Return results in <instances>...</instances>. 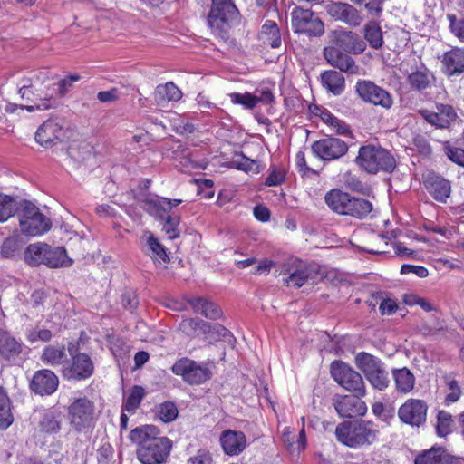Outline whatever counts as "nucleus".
Segmentation results:
<instances>
[{
    "label": "nucleus",
    "instance_id": "obj_1",
    "mask_svg": "<svg viewBox=\"0 0 464 464\" xmlns=\"http://www.w3.org/2000/svg\"><path fill=\"white\" fill-rule=\"evenodd\" d=\"M160 432L154 425H143L130 431L129 439L138 446L136 455L142 464H162L169 459L172 441L160 436Z\"/></svg>",
    "mask_w": 464,
    "mask_h": 464
},
{
    "label": "nucleus",
    "instance_id": "obj_2",
    "mask_svg": "<svg viewBox=\"0 0 464 464\" xmlns=\"http://www.w3.org/2000/svg\"><path fill=\"white\" fill-rule=\"evenodd\" d=\"M379 435V426L372 420H345L335 428L337 440L353 449L372 445L378 440Z\"/></svg>",
    "mask_w": 464,
    "mask_h": 464
},
{
    "label": "nucleus",
    "instance_id": "obj_3",
    "mask_svg": "<svg viewBox=\"0 0 464 464\" xmlns=\"http://www.w3.org/2000/svg\"><path fill=\"white\" fill-rule=\"evenodd\" d=\"M239 12L231 0H212L207 17L211 33L224 43L233 44L231 27L238 22Z\"/></svg>",
    "mask_w": 464,
    "mask_h": 464
},
{
    "label": "nucleus",
    "instance_id": "obj_4",
    "mask_svg": "<svg viewBox=\"0 0 464 464\" xmlns=\"http://www.w3.org/2000/svg\"><path fill=\"white\" fill-rule=\"evenodd\" d=\"M96 408L87 396L72 398L67 407V420L74 433L90 434L96 424Z\"/></svg>",
    "mask_w": 464,
    "mask_h": 464
},
{
    "label": "nucleus",
    "instance_id": "obj_5",
    "mask_svg": "<svg viewBox=\"0 0 464 464\" xmlns=\"http://www.w3.org/2000/svg\"><path fill=\"white\" fill-rule=\"evenodd\" d=\"M356 163L367 173L382 171L391 173L396 168V160L387 150L374 145H365L359 149Z\"/></svg>",
    "mask_w": 464,
    "mask_h": 464
},
{
    "label": "nucleus",
    "instance_id": "obj_6",
    "mask_svg": "<svg viewBox=\"0 0 464 464\" xmlns=\"http://www.w3.org/2000/svg\"><path fill=\"white\" fill-rule=\"evenodd\" d=\"M354 362L374 389L383 391L389 386V373L378 357L366 352H360L356 354Z\"/></svg>",
    "mask_w": 464,
    "mask_h": 464
},
{
    "label": "nucleus",
    "instance_id": "obj_7",
    "mask_svg": "<svg viewBox=\"0 0 464 464\" xmlns=\"http://www.w3.org/2000/svg\"><path fill=\"white\" fill-rule=\"evenodd\" d=\"M68 352L71 361H67L62 368V375L71 381L89 379L94 372V363L89 354L78 353L74 344L70 343Z\"/></svg>",
    "mask_w": 464,
    "mask_h": 464
},
{
    "label": "nucleus",
    "instance_id": "obj_8",
    "mask_svg": "<svg viewBox=\"0 0 464 464\" xmlns=\"http://www.w3.org/2000/svg\"><path fill=\"white\" fill-rule=\"evenodd\" d=\"M22 213L19 225L23 234L27 236H39L50 230L52 225L39 208L27 200L21 201Z\"/></svg>",
    "mask_w": 464,
    "mask_h": 464
},
{
    "label": "nucleus",
    "instance_id": "obj_9",
    "mask_svg": "<svg viewBox=\"0 0 464 464\" xmlns=\"http://www.w3.org/2000/svg\"><path fill=\"white\" fill-rule=\"evenodd\" d=\"M331 375L339 385L356 397L366 395V387L362 375L347 363L334 362L331 364Z\"/></svg>",
    "mask_w": 464,
    "mask_h": 464
},
{
    "label": "nucleus",
    "instance_id": "obj_10",
    "mask_svg": "<svg viewBox=\"0 0 464 464\" xmlns=\"http://www.w3.org/2000/svg\"><path fill=\"white\" fill-rule=\"evenodd\" d=\"M171 371L189 385L202 384L212 376V372L207 365L187 357L179 359L172 365Z\"/></svg>",
    "mask_w": 464,
    "mask_h": 464
},
{
    "label": "nucleus",
    "instance_id": "obj_11",
    "mask_svg": "<svg viewBox=\"0 0 464 464\" xmlns=\"http://www.w3.org/2000/svg\"><path fill=\"white\" fill-rule=\"evenodd\" d=\"M291 26L295 34L319 37L324 33L323 21L310 9L295 7L291 12Z\"/></svg>",
    "mask_w": 464,
    "mask_h": 464
},
{
    "label": "nucleus",
    "instance_id": "obj_12",
    "mask_svg": "<svg viewBox=\"0 0 464 464\" xmlns=\"http://www.w3.org/2000/svg\"><path fill=\"white\" fill-rule=\"evenodd\" d=\"M355 92L363 102L381 106L385 110L391 109L393 105L392 94L372 81H358L355 85Z\"/></svg>",
    "mask_w": 464,
    "mask_h": 464
},
{
    "label": "nucleus",
    "instance_id": "obj_13",
    "mask_svg": "<svg viewBox=\"0 0 464 464\" xmlns=\"http://www.w3.org/2000/svg\"><path fill=\"white\" fill-rule=\"evenodd\" d=\"M312 150L323 160H333L344 156L348 151V145L338 138L327 137L314 141Z\"/></svg>",
    "mask_w": 464,
    "mask_h": 464
},
{
    "label": "nucleus",
    "instance_id": "obj_14",
    "mask_svg": "<svg viewBox=\"0 0 464 464\" xmlns=\"http://www.w3.org/2000/svg\"><path fill=\"white\" fill-rule=\"evenodd\" d=\"M427 404L422 400L409 399L398 410L401 422L419 427L426 421Z\"/></svg>",
    "mask_w": 464,
    "mask_h": 464
},
{
    "label": "nucleus",
    "instance_id": "obj_15",
    "mask_svg": "<svg viewBox=\"0 0 464 464\" xmlns=\"http://www.w3.org/2000/svg\"><path fill=\"white\" fill-rule=\"evenodd\" d=\"M362 397L351 395H335L333 405L338 415L343 418L363 416L367 412V406L361 401Z\"/></svg>",
    "mask_w": 464,
    "mask_h": 464
},
{
    "label": "nucleus",
    "instance_id": "obj_16",
    "mask_svg": "<svg viewBox=\"0 0 464 464\" xmlns=\"http://www.w3.org/2000/svg\"><path fill=\"white\" fill-rule=\"evenodd\" d=\"M18 94L23 100L30 102L32 105H24L21 110H26L33 112L36 110L45 111L53 107L54 101V93H49L46 90H40L34 88L24 89L18 92Z\"/></svg>",
    "mask_w": 464,
    "mask_h": 464
},
{
    "label": "nucleus",
    "instance_id": "obj_17",
    "mask_svg": "<svg viewBox=\"0 0 464 464\" xmlns=\"http://www.w3.org/2000/svg\"><path fill=\"white\" fill-rule=\"evenodd\" d=\"M327 13L335 20L342 21L350 26L357 27L362 22L359 11L350 4L334 2L326 6Z\"/></svg>",
    "mask_w": 464,
    "mask_h": 464
},
{
    "label": "nucleus",
    "instance_id": "obj_18",
    "mask_svg": "<svg viewBox=\"0 0 464 464\" xmlns=\"http://www.w3.org/2000/svg\"><path fill=\"white\" fill-rule=\"evenodd\" d=\"M324 57L327 63L338 68L340 72L357 74L359 72V66L355 63L354 60L348 54L343 53L339 48L328 46L324 49Z\"/></svg>",
    "mask_w": 464,
    "mask_h": 464
},
{
    "label": "nucleus",
    "instance_id": "obj_19",
    "mask_svg": "<svg viewBox=\"0 0 464 464\" xmlns=\"http://www.w3.org/2000/svg\"><path fill=\"white\" fill-rule=\"evenodd\" d=\"M59 379L51 370L37 371L30 382L31 390L39 395H51L58 388Z\"/></svg>",
    "mask_w": 464,
    "mask_h": 464
},
{
    "label": "nucleus",
    "instance_id": "obj_20",
    "mask_svg": "<svg viewBox=\"0 0 464 464\" xmlns=\"http://www.w3.org/2000/svg\"><path fill=\"white\" fill-rule=\"evenodd\" d=\"M423 185L428 193L440 203H446L450 196V182L435 173H429L424 178Z\"/></svg>",
    "mask_w": 464,
    "mask_h": 464
},
{
    "label": "nucleus",
    "instance_id": "obj_21",
    "mask_svg": "<svg viewBox=\"0 0 464 464\" xmlns=\"http://www.w3.org/2000/svg\"><path fill=\"white\" fill-rule=\"evenodd\" d=\"M441 71L448 77L464 73V48L453 47L441 57Z\"/></svg>",
    "mask_w": 464,
    "mask_h": 464
},
{
    "label": "nucleus",
    "instance_id": "obj_22",
    "mask_svg": "<svg viewBox=\"0 0 464 464\" xmlns=\"http://www.w3.org/2000/svg\"><path fill=\"white\" fill-rule=\"evenodd\" d=\"M64 415L63 411L55 407L45 410L38 421L39 432L45 435L58 434L63 427Z\"/></svg>",
    "mask_w": 464,
    "mask_h": 464
},
{
    "label": "nucleus",
    "instance_id": "obj_23",
    "mask_svg": "<svg viewBox=\"0 0 464 464\" xmlns=\"http://www.w3.org/2000/svg\"><path fill=\"white\" fill-rule=\"evenodd\" d=\"M224 452L229 456H237L246 449V439L242 431L224 430L219 438Z\"/></svg>",
    "mask_w": 464,
    "mask_h": 464
},
{
    "label": "nucleus",
    "instance_id": "obj_24",
    "mask_svg": "<svg viewBox=\"0 0 464 464\" xmlns=\"http://www.w3.org/2000/svg\"><path fill=\"white\" fill-rule=\"evenodd\" d=\"M334 41L340 48L351 53H362L366 48L364 41L359 36V34L352 31H335Z\"/></svg>",
    "mask_w": 464,
    "mask_h": 464
},
{
    "label": "nucleus",
    "instance_id": "obj_25",
    "mask_svg": "<svg viewBox=\"0 0 464 464\" xmlns=\"http://www.w3.org/2000/svg\"><path fill=\"white\" fill-rule=\"evenodd\" d=\"M415 464H462V459L447 452L443 448H431L418 455Z\"/></svg>",
    "mask_w": 464,
    "mask_h": 464
},
{
    "label": "nucleus",
    "instance_id": "obj_26",
    "mask_svg": "<svg viewBox=\"0 0 464 464\" xmlns=\"http://www.w3.org/2000/svg\"><path fill=\"white\" fill-rule=\"evenodd\" d=\"M23 349L24 344L21 342L0 329V356L3 359L14 362L21 355Z\"/></svg>",
    "mask_w": 464,
    "mask_h": 464
},
{
    "label": "nucleus",
    "instance_id": "obj_27",
    "mask_svg": "<svg viewBox=\"0 0 464 464\" xmlns=\"http://www.w3.org/2000/svg\"><path fill=\"white\" fill-rule=\"evenodd\" d=\"M352 197L349 193L338 188L328 191L324 197L326 205L332 211L339 215H348Z\"/></svg>",
    "mask_w": 464,
    "mask_h": 464
},
{
    "label": "nucleus",
    "instance_id": "obj_28",
    "mask_svg": "<svg viewBox=\"0 0 464 464\" xmlns=\"http://www.w3.org/2000/svg\"><path fill=\"white\" fill-rule=\"evenodd\" d=\"M62 135V128L53 121L43 123L35 133V140L42 146L49 147L56 143Z\"/></svg>",
    "mask_w": 464,
    "mask_h": 464
},
{
    "label": "nucleus",
    "instance_id": "obj_29",
    "mask_svg": "<svg viewBox=\"0 0 464 464\" xmlns=\"http://www.w3.org/2000/svg\"><path fill=\"white\" fill-rule=\"evenodd\" d=\"M321 83L334 95H340L345 88V78L341 72L327 70L321 73Z\"/></svg>",
    "mask_w": 464,
    "mask_h": 464
},
{
    "label": "nucleus",
    "instance_id": "obj_30",
    "mask_svg": "<svg viewBox=\"0 0 464 464\" xmlns=\"http://www.w3.org/2000/svg\"><path fill=\"white\" fill-rule=\"evenodd\" d=\"M188 304L195 312L201 314L208 319L217 320L222 315L219 306L208 299L202 297L191 298L188 300Z\"/></svg>",
    "mask_w": 464,
    "mask_h": 464
},
{
    "label": "nucleus",
    "instance_id": "obj_31",
    "mask_svg": "<svg viewBox=\"0 0 464 464\" xmlns=\"http://www.w3.org/2000/svg\"><path fill=\"white\" fill-rule=\"evenodd\" d=\"M72 260L63 246L52 247L47 244L45 266L51 268L69 267Z\"/></svg>",
    "mask_w": 464,
    "mask_h": 464
},
{
    "label": "nucleus",
    "instance_id": "obj_32",
    "mask_svg": "<svg viewBox=\"0 0 464 464\" xmlns=\"http://www.w3.org/2000/svg\"><path fill=\"white\" fill-rule=\"evenodd\" d=\"M47 244L37 242L30 244L24 252V260L31 266L44 264L46 259Z\"/></svg>",
    "mask_w": 464,
    "mask_h": 464
},
{
    "label": "nucleus",
    "instance_id": "obj_33",
    "mask_svg": "<svg viewBox=\"0 0 464 464\" xmlns=\"http://www.w3.org/2000/svg\"><path fill=\"white\" fill-rule=\"evenodd\" d=\"M41 361L52 366L62 365L67 362V354L64 346L48 345L41 355Z\"/></svg>",
    "mask_w": 464,
    "mask_h": 464
},
{
    "label": "nucleus",
    "instance_id": "obj_34",
    "mask_svg": "<svg viewBox=\"0 0 464 464\" xmlns=\"http://www.w3.org/2000/svg\"><path fill=\"white\" fill-rule=\"evenodd\" d=\"M21 208V202L17 198L0 194V223H5L14 217Z\"/></svg>",
    "mask_w": 464,
    "mask_h": 464
},
{
    "label": "nucleus",
    "instance_id": "obj_35",
    "mask_svg": "<svg viewBox=\"0 0 464 464\" xmlns=\"http://www.w3.org/2000/svg\"><path fill=\"white\" fill-rule=\"evenodd\" d=\"M182 97L181 91L172 82L157 86L155 92V100L159 104H164L169 102H177Z\"/></svg>",
    "mask_w": 464,
    "mask_h": 464
},
{
    "label": "nucleus",
    "instance_id": "obj_36",
    "mask_svg": "<svg viewBox=\"0 0 464 464\" xmlns=\"http://www.w3.org/2000/svg\"><path fill=\"white\" fill-rule=\"evenodd\" d=\"M392 376L395 382L397 392L401 393H408L415 384V377L407 368L394 369Z\"/></svg>",
    "mask_w": 464,
    "mask_h": 464
},
{
    "label": "nucleus",
    "instance_id": "obj_37",
    "mask_svg": "<svg viewBox=\"0 0 464 464\" xmlns=\"http://www.w3.org/2000/svg\"><path fill=\"white\" fill-rule=\"evenodd\" d=\"M259 38L264 44L272 48H278L281 45V35L276 22L267 20L262 26Z\"/></svg>",
    "mask_w": 464,
    "mask_h": 464
},
{
    "label": "nucleus",
    "instance_id": "obj_38",
    "mask_svg": "<svg viewBox=\"0 0 464 464\" xmlns=\"http://www.w3.org/2000/svg\"><path fill=\"white\" fill-rule=\"evenodd\" d=\"M181 202V199H169L167 198L146 199L145 201L148 206V211L159 216L160 218H163L164 214H168L173 207H177Z\"/></svg>",
    "mask_w": 464,
    "mask_h": 464
},
{
    "label": "nucleus",
    "instance_id": "obj_39",
    "mask_svg": "<svg viewBox=\"0 0 464 464\" xmlns=\"http://www.w3.org/2000/svg\"><path fill=\"white\" fill-rule=\"evenodd\" d=\"M350 208L347 216L362 219L367 217L372 210V204L365 198L352 197Z\"/></svg>",
    "mask_w": 464,
    "mask_h": 464
},
{
    "label": "nucleus",
    "instance_id": "obj_40",
    "mask_svg": "<svg viewBox=\"0 0 464 464\" xmlns=\"http://www.w3.org/2000/svg\"><path fill=\"white\" fill-rule=\"evenodd\" d=\"M14 420L10 399L3 387H0V429H7Z\"/></svg>",
    "mask_w": 464,
    "mask_h": 464
},
{
    "label": "nucleus",
    "instance_id": "obj_41",
    "mask_svg": "<svg viewBox=\"0 0 464 464\" xmlns=\"http://www.w3.org/2000/svg\"><path fill=\"white\" fill-rule=\"evenodd\" d=\"M364 38L373 49L377 50L382 46V32L377 22L371 21L364 25Z\"/></svg>",
    "mask_w": 464,
    "mask_h": 464
},
{
    "label": "nucleus",
    "instance_id": "obj_42",
    "mask_svg": "<svg viewBox=\"0 0 464 464\" xmlns=\"http://www.w3.org/2000/svg\"><path fill=\"white\" fill-rule=\"evenodd\" d=\"M407 79L412 89L421 92L430 86L432 75L427 70H417L410 73Z\"/></svg>",
    "mask_w": 464,
    "mask_h": 464
},
{
    "label": "nucleus",
    "instance_id": "obj_43",
    "mask_svg": "<svg viewBox=\"0 0 464 464\" xmlns=\"http://www.w3.org/2000/svg\"><path fill=\"white\" fill-rule=\"evenodd\" d=\"M81 79L80 75L77 73L71 74L62 80H60L57 83H53V86H47V91L49 93H54V99L59 96H64L68 91L72 88V83L78 82ZM55 100L53 101V103Z\"/></svg>",
    "mask_w": 464,
    "mask_h": 464
},
{
    "label": "nucleus",
    "instance_id": "obj_44",
    "mask_svg": "<svg viewBox=\"0 0 464 464\" xmlns=\"http://www.w3.org/2000/svg\"><path fill=\"white\" fill-rule=\"evenodd\" d=\"M312 276V269L308 266L295 269L290 273V276L284 279L287 286L299 288L303 286Z\"/></svg>",
    "mask_w": 464,
    "mask_h": 464
},
{
    "label": "nucleus",
    "instance_id": "obj_45",
    "mask_svg": "<svg viewBox=\"0 0 464 464\" xmlns=\"http://www.w3.org/2000/svg\"><path fill=\"white\" fill-rule=\"evenodd\" d=\"M444 382L447 387V393L444 399V403L449 406L460 399L462 395V390L459 382L449 375L444 376Z\"/></svg>",
    "mask_w": 464,
    "mask_h": 464
},
{
    "label": "nucleus",
    "instance_id": "obj_46",
    "mask_svg": "<svg viewBox=\"0 0 464 464\" xmlns=\"http://www.w3.org/2000/svg\"><path fill=\"white\" fill-rule=\"evenodd\" d=\"M418 332L424 336L438 334L443 330L442 324L437 319L430 317L422 320L417 326Z\"/></svg>",
    "mask_w": 464,
    "mask_h": 464
},
{
    "label": "nucleus",
    "instance_id": "obj_47",
    "mask_svg": "<svg viewBox=\"0 0 464 464\" xmlns=\"http://www.w3.org/2000/svg\"><path fill=\"white\" fill-rule=\"evenodd\" d=\"M452 416L445 411H440L437 415L436 430L440 437H446L452 431Z\"/></svg>",
    "mask_w": 464,
    "mask_h": 464
},
{
    "label": "nucleus",
    "instance_id": "obj_48",
    "mask_svg": "<svg viewBox=\"0 0 464 464\" xmlns=\"http://www.w3.org/2000/svg\"><path fill=\"white\" fill-rule=\"evenodd\" d=\"M144 395L145 392L141 386H134L123 405L122 411H134L140 406Z\"/></svg>",
    "mask_w": 464,
    "mask_h": 464
},
{
    "label": "nucleus",
    "instance_id": "obj_49",
    "mask_svg": "<svg viewBox=\"0 0 464 464\" xmlns=\"http://www.w3.org/2000/svg\"><path fill=\"white\" fill-rule=\"evenodd\" d=\"M147 245L150 251V256L154 260L167 262L169 257L166 253L165 247L159 242V240L153 236L150 235L147 238Z\"/></svg>",
    "mask_w": 464,
    "mask_h": 464
},
{
    "label": "nucleus",
    "instance_id": "obj_50",
    "mask_svg": "<svg viewBox=\"0 0 464 464\" xmlns=\"http://www.w3.org/2000/svg\"><path fill=\"white\" fill-rule=\"evenodd\" d=\"M178 408L171 401H165L157 408L158 417L165 423L173 421L178 417Z\"/></svg>",
    "mask_w": 464,
    "mask_h": 464
},
{
    "label": "nucleus",
    "instance_id": "obj_51",
    "mask_svg": "<svg viewBox=\"0 0 464 464\" xmlns=\"http://www.w3.org/2000/svg\"><path fill=\"white\" fill-rule=\"evenodd\" d=\"M162 219H165L163 223V231L166 233L169 239H175L179 237V230L178 228L179 225V217L167 215Z\"/></svg>",
    "mask_w": 464,
    "mask_h": 464
},
{
    "label": "nucleus",
    "instance_id": "obj_52",
    "mask_svg": "<svg viewBox=\"0 0 464 464\" xmlns=\"http://www.w3.org/2000/svg\"><path fill=\"white\" fill-rule=\"evenodd\" d=\"M356 5H363L369 15L378 18L382 13V5L385 0H351Z\"/></svg>",
    "mask_w": 464,
    "mask_h": 464
},
{
    "label": "nucleus",
    "instance_id": "obj_53",
    "mask_svg": "<svg viewBox=\"0 0 464 464\" xmlns=\"http://www.w3.org/2000/svg\"><path fill=\"white\" fill-rule=\"evenodd\" d=\"M419 112L423 119L437 128L444 129L449 127V120L441 118L438 111H430L429 110H420Z\"/></svg>",
    "mask_w": 464,
    "mask_h": 464
},
{
    "label": "nucleus",
    "instance_id": "obj_54",
    "mask_svg": "<svg viewBox=\"0 0 464 464\" xmlns=\"http://www.w3.org/2000/svg\"><path fill=\"white\" fill-rule=\"evenodd\" d=\"M206 323L198 318H188L181 321L179 328L188 335H193L195 333L203 326Z\"/></svg>",
    "mask_w": 464,
    "mask_h": 464
},
{
    "label": "nucleus",
    "instance_id": "obj_55",
    "mask_svg": "<svg viewBox=\"0 0 464 464\" xmlns=\"http://www.w3.org/2000/svg\"><path fill=\"white\" fill-rule=\"evenodd\" d=\"M229 96L233 103L242 104L247 109H253L257 104L256 96L248 92L244 94L233 92Z\"/></svg>",
    "mask_w": 464,
    "mask_h": 464
},
{
    "label": "nucleus",
    "instance_id": "obj_56",
    "mask_svg": "<svg viewBox=\"0 0 464 464\" xmlns=\"http://www.w3.org/2000/svg\"><path fill=\"white\" fill-rule=\"evenodd\" d=\"M19 249L18 239L9 237H6L1 246H0V254L2 256L8 258L14 256L16 250Z\"/></svg>",
    "mask_w": 464,
    "mask_h": 464
},
{
    "label": "nucleus",
    "instance_id": "obj_57",
    "mask_svg": "<svg viewBox=\"0 0 464 464\" xmlns=\"http://www.w3.org/2000/svg\"><path fill=\"white\" fill-rule=\"evenodd\" d=\"M450 21V32L458 37L461 42H464V19H458L455 14H448Z\"/></svg>",
    "mask_w": 464,
    "mask_h": 464
},
{
    "label": "nucleus",
    "instance_id": "obj_58",
    "mask_svg": "<svg viewBox=\"0 0 464 464\" xmlns=\"http://www.w3.org/2000/svg\"><path fill=\"white\" fill-rule=\"evenodd\" d=\"M52 332L48 329H33L27 333V340L31 343L36 341L48 342L52 339Z\"/></svg>",
    "mask_w": 464,
    "mask_h": 464
},
{
    "label": "nucleus",
    "instance_id": "obj_59",
    "mask_svg": "<svg viewBox=\"0 0 464 464\" xmlns=\"http://www.w3.org/2000/svg\"><path fill=\"white\" fill-rule=\"evenodd\" d=\"M372 411L375 416L382 420L389 421L393 417L392 411L386 409L382 402H375L372 404Z\"/></svg>",
    "mask_w": 464,
    "mask_h": 464
},
{
    "label": "nucleus",
    "instance_id": "obj_60",
    "mask_svg": "<svg viewBox=\"0 0 464 464\" xmlns=\"http://www.w3.org/2000/svg\"><path fill=\"white\" fill-rule=\"evenodd\" d=\"M191 464H212L213 458L209 451L199 450L197 454L188 460Z\"/></svg>",
    "mask_w": 464,
    "mask_h": 464
},
{
    "label": "nucleus",
    "instance_id": "obj_61",
    "mask_svg": "<svg viewBox=\"0 0 464 464\" xmlns=\"http://www.w3.org/2000/svg\"><path fill=\"white\" fill-rule=\"evenodd\" d=\"M120 98V92L117 88H111L108 91H101L97 94V99L103 103L112 102Z\"/></svg>",
    "mask_w": 464,
    "mask_h": 464
},
{
    "label": "nucleus",
    "instance_id": "obj_62",
    "mask_svg": "<svg viewBox=\"0 0 464 464\" xmlns=\"http://www.w3.org/2000/svg\"><path fill=\"white\" fill-rule=\"evenodd\" d=\"M401 274L413 273L420 278H425L429 275L428 269L426 267L420 266H413V265H402L401 268Z\"/></svg>",
    "mask_w": 464,
    "mask_h": 464
},
{
    "label": "nucleus",
    "instance_id": "obj_63",
    "mask_svg": "<svg viewBox=\"0 0 464 464\" xmlns=\"http://www.w3.org/2000/svg\"><path fill=\"white\" fill-rule=\"evenodd\" d=\"M436 108L439 112V115H440L441 118L449 120V125L457 117L455 110L453 109V107L451 105L437 104Z\"/></svg>",
    "mask_w": 464,
    "mask_h": 464
},
{
    "label": "nucleus",
    "instance_id": "obj_64",
    "mask_svg": "<svg viewBox=\"0 0 464 464\" xmlns=\"http://www.w3.org/2000/svg\"><path fill=\"white\" fill-rule=\"evenodd\" d=\"M412 144L421 154L429 155L431 152V148L427 139L422 135H416L412 140Z\"/></svg>",
    "mask_w": 464,
    "mask_h": 464
}]
</instances>
